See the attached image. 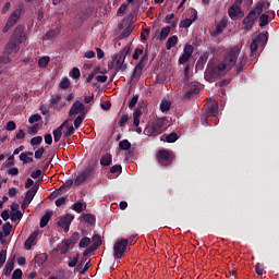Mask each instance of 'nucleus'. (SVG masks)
I'll return each instance as SVG.
<instances>
[{"label": "nucleus", "instance_id": "1", "mask_svg": "<svg viewBox=\"0 0 279 279\" xmlns=\"http://www.w3.org/2000/svg\"><path fill=\"white\" fill-rule=\"evenodd\" d=\"M241 53V46H235L227 52L226 57L220 62L209 61L205 71V80L207 82H215L219 77H223L229 71H232L234 64L238 66H243L245 64V54Z\"/></svg>", "mask_w": 279, "mask_h": 279}, {"label": "nucleus", "instance_id": "2", "mask_svg": "<svg viewBox=\"0 0 279 279\" xmlns=\"http://www.w3.org/2000/svg\"><path fill=\"white\" fill-rule=\"evenodd\" d=\"M167 120L165 118H159L155 120L151 125L144 129L145 136H159L165 130H167Z\"/></svg>", "mask_w": 279, "mask_h": 279}, {"label": "nucleus", "instance_id": "3", "mask_svg": "<svg viewBox=\"0 0 279 279\" xmlns=\"http://www.w3.org/2000/svg\"><path fill=\"white\" fill-rule=\"evenodd\" d=\"M97 172V161L92 162L83 172H81L76 179L74 180V184L76 186H80V184H83V182H86V180L93 178L95 173Z\"/></svg>", "mask_w": 279, "mask_h": 279}, {"label": "nucleus", "instance_id": "4", "mask_svg": "<svg viewBox=\"0 0 279 279\" xmlns=\"http://www.w3.org/2000/svg\"><path fill=\"white\" fill-rule=\"evenodd\" d=\"M267 43V35L265 33H260L255 36L251 43V58H258L257 51L259 47H263Z\"/></svg>", "mask_w": 279, "mask_h": 279}, {"label": "nucleus", "instance_id": "5", "mask_svg": "<svg viewBox=\"0 0 279 279\" xmlns=\"http://www.w3.org/2000/svg\"><path fill=\"white\" fill-rule=\"evenodd\" d=\"M130 244V240L120 239L113 245V256L114 258L121 259L123 258V254H125V250H128V245Z\"/></svg>", "mask_w": 279, "mask_h": 279}, {"label": "nucleus", "instance_id": "6", "mask_svg": "<svg viewBox=\"0 0 279 279\" xmlns=\"http://www.w3.org/2000/svg\"><path fill=\"white\" fill-rule=\"evenodd\" d=\"M19 19H21V9H15L9 16L5 26L2 28L3 34L10 32V29H12V27H14L16 23H19Z\"/></svg>", "mask_w": 279, "mask_h": 279}, {"label": "nucleus", "instance_id": "7", "mask_svg": "<svg viewBox=\"0 0 279 279\" xmlns=\"http://www.w3.org/2000/svg\"><path fill=\"white\" fill-rule=\"evenodd\" d=\"M228 14L232 21L243 19L245 13H243V10H241V1H235L232 7L229 8Z\"/></svg>", "mask_w": 279, "mask_h": 279}, {"label": "nucleus", "instance_id": "8", "mask_svg": "<svg viewBox=\"0 0 279 279\" xmlns=\"http://www.w3.org/2000/svg\"><path fill=\"white\" fill-rule=\"evenodd\" d=\"M77 114L86 117V106L80 100H76L69 111L70 119H73V117H77Z\"/></svg>", "mask_w": 279, "mask_h": 279}, {"label": "nucleus", "instance_id": "9", "mask_svg": "<svg viewBox=\"0 0 279 279\" xmlns=\"http://www.w3.org/2000/svg\"><path fill=\"white\" fill-rule=\"evenodd\" d=\"M11 39L15 40V43H20L23 45L27 40V33H25V26L19 25L11 35Z\"/></svg>", "mask_w": 279, "mask_h": 279}, {"label": "nucleus", "instance_id": "10", "mask_svg": "<svg viewBox=\"0 0 279 279\" xmlns=\"http://www.w3.org/2000/svg\"><path fill=\"white\" fill-rule=\"evenodd\" d=\"M258 16H260L258 14V12L253 9L247 16L243 20V25H244V29L245 32H250V29H252V27H254V21H256L258 19Z\"/></svg>", "mask_w": 279, "mask_h": 279}, {"label": "nucleus", "instance_id": "11", "mask_svg": "<svg viewBox=\"0 0 279 279\" xmlns=\"http://www.w3.org/2000/svg\"><path fill=\"white\" fill-rule=\"evenodd\" d=\"M125 52L116 53L112 57V65L116 66L117 71H125Z\"/></svg>", "mask_w": 279, "mask_h": 279}, {"label": "nucleus", "instance_id": "12", "mask_svg": "<svg viewBox=\"0 0 279 279\" xmlns=\"http://www.w3.org/2000/svg\"><path fill=\"white\" fill-rule=\"evenodd\" d=\"M193 51H195V48L192 45H186L183 54L179 58V64H186L191 59V56H193Z\"/></svg>", "mask_w": 279, "mask_h": 279}, {"label": "nucleus", "instance_id": "13", "mask_svg": "<svg viewBox=\"0 0 279 279\" xmlns=\"http://www.w3.org/2000/svg\"><path fill=\"white\" fill-rule=\"evenodd\" d=\"M148 59H149V57H148L147 52H145L134 69V72H133L134 77H138V75H141L143 73V69H145V64H147Z\"/></svg>", "mask_w": 279, "mask_h": 279}, {"label": "nucleus", "instance_id": "14", "mask_svg": "<svg viewBox=\"0 0 279 279\" xmlns=\"http://www.w3.org/2000/svg\"><path fill=\"white\" fill-rule=\"evenodd\" d=\"M21 49V44L17 43L16 40L10 38L9 43L5 46L4 53L7 56H10V53H13V51L16 53Z\"/></svg>", "mask_w": 279, "mask_h": 279}, {"label": "nucleus", "instance_id": "15", "mask_svg": "<svg viewBox=\"0 0 279 279\" xmlns=\"http://www.w3.org/2000/svg\"><path fill=\"white\" fill-rule=\"evenodd\" d=\"M226 27H228V19H222L217 25L216 28L211 32V36L213 38H217V36H219L223 29H226Z\"/></svg>", "mask_w": 279, "mask_h": 279}, {"label": "nucleus", "instance_id": "16", "mask_svg": "<svg viewBox=\"0 0 279 279\" xmlns=\"http://www.w3.org/2000/svg\"><path fill=\"white\" fill-rule=\"evenodd\" d=\"M207 106V117H217V114H219V102H217L216 100H211Z\"/></svg>", "mask_w": 279, "mask_h": 279}, {"label": "nucleus", "instance_id": "17", "mask_svg": "<svg viewBox=\"0 0 279 279\" xmlns=\"http://www.w3.org/2000/svg\"><path fill=\"white\" fill-rule=\"evenodd\" d=\"M73 221V216L66 215L58 221V226L60 228H63L65 232H69V228L71 226V222Z\"/></svg>", "mask_w": 279, "mask_h": 279}, {"label": "nucleus", "instance_id": "18", "mask_svg": "<svg viewBox=\"0 0 279 279\" xmlns=\"http://www.w3.org/2000/svg\"><path fill=\"white\" fill-rule=\"evenodd\" d=\"M38 238V231H34L25 241L24 247L25 250H32V246L34 245V242Z\"/></svg>", "mask_w": 279, "mask_h": 279}, {"label": "nucleus", "instance_id": "19", "mask_svg": "<svg viewBox=\"0 0 279 279\" xmlns=\"http://www.w3.org/2000/svg\"><path fill=\"white\" fill-rule=\"evenodd\" d=\"M36 193H38V187L34 185L31 190L26 192L24 201L32 203L34 197H36Z\"/></svg>", "mask_w": 279, "mask_h": 279}, {"label": "nucleus", "instance_id": "20", "mask_svg": "<svg viewBox=\"0 0 279 279\" xmlns=\"http://www.w3.org/2000/svg\"><path fill=\"white\" fill-rule=\"evenodd\" d=\"M269 9V2L268 1H259L256 3V7L254 8L255 12L257 14H263V10Z\"/></svg>", "mask_w": 279, "mask_h": 279}, {"label": "nucleus", "instance_id": "21", "mask_svg": "<svg viewBox=\"0 0 279 279\" xmlns=\"http://www.w3.org/2000/svg\"><path fill=\"white\" fill-rule=\"evenodd\" d=\"M159 162H171V154L167 150H159L158 153Z\"/></svg>", "mask_w": 279, "mask_h": 279}, {"label": "nucleus", "instance_id": "22", "mask_svg": "<svg viewBox=\"0 0 279 279\" xmlns=\"http://www.w3.org/2000/svg\"><path fill=\"white\" fill-rule=\"evenodd\" d=\"M177 45H178V36L173 35L168 38L166 43V48L168 49V51H171V49H173V47H175Z\"/></svg>", "mask_w": 279, "mask_h": 279}, {"label": "nucleus", "instance_id": "23", "mask_svg": "<svg viewBox=\"0 0 279 279\" xmlns=\"http://www.w3.org/2000/svg\"><path fill=\"white\" fill-rule=\"evenodd\" d=\"M14 270V259H9L5 265L4 276L10 277Z\"/></svg>", "mask_w": 279, "mask_h": 279}, {"label": "nucleus", "instance_id": "24", "mask_svg": "<svg viewBox=\"0 0 279 279\" xmlns=\"http://www.w3.org/2000/svg\"><path fill=\"white\" fill-rule=\"evenodd\" d=\"M112 162V155L110 154H105L101 158H100V165L102 167H109V165Z\"/></svg>", "mask_w": 279, "mask_h": 279}, {"label": "nucleus", "instance_id": "25", "mask_svg": "<svg viewBox=\"0 0 279 279\" xmlns=\"http://www.w3.org/2000/svg\"><path fill=\"white\" fill-rule=\"evenodd\" d=\"M51 211H47L40 219L39 226L40 228H45L47 223H49V219H51Z\"/></svg>", "mask_w": 279, "mask_h": 279}, {"label": "nucleus", "instance_id": "26", "mask_svg": "<svg viewBox=\"0 0 279 279\" xmlns=\"http://www.w3.org/2000/svg\"><path fill=\"white\" fill-rule=\"evenodd\" d=\"M89 266H90V262L86 263L85 266L82 263H80L76 267L80 276H84L86 274V271H88Z\"/></svg>", "mask_w": 279, "mask_h": 279}, {"label": "nucleus", "instance_id": "27", "mask_svg": "<svg viewBox=\"0 0 279 279\" xmlns=\"http://www.w3.org/2000/svg\"><path fill=\"white\" fill-rule=\"evenodd\" d=\"M52 134L54 143H59L60 138H62V126H58L56 130H53Z\"/></svg>", "mask_w": 279, "mask_h": 279}, {"label": "nucleus", "instance_id": "28", "mask_svg": "<svg viewBox=\"0 0 279 279\" xmlns=\"http://www.w3.org/2000/svg\"><path fill=\"white\" fill-rule=\"evenodd\" d=\"M49 62H51L49 57H43L38 60V66H40V69H47Z\"/></svg>", "mask_w": 279, "mask_h": 279}, {"label": "nucleus", "instance_id": "29", "mask_svg": "<svg viewBox=\"0 0 279 279\" xmlns=\"http://www.w3.org/2000/svg\"><path fill=\"white\" fill-rule=\"evenodd\" d=\"M47 254H39L37 256H35V263H37V265H45V263H47Z\"/></svg>", "mask_w": 279, "mask_h": 279}, {"label": "nucleus", "instance_id": "30", "mask_svg": "<svg viewBox=\"0 0 279 279\" xmlns=\"http://www.w3.org/2000/svg\"><path fill=\"white\" fill-rule=\"evenodd\" d=\"M83 219H84V221H86V223H89V226H95L96 219L93 214L83 215Z\"/></svg>", "mask_w": 279, "mask_h": 279}, {"label": "nucleus", "instance_id": "31", "mask_svg": "<svg viewBox=\"0 0 279 279\" xmlns=\"http://www.w3.org/2000/svg\"><path fill=\"white\" fill-rule=\"evenodd\" d=\"M119 147L120 149H122V151H128V149L132 147V144L130 143V141L123 140L119 143Z\"/></svg>", "mask_w": 279, "mask_h": 279}, {"label": "nucleus", "instance_id": "32", "mask_svg": "<svg viewBox=\"0 0 279 279\" xmlns=\"http://www.w3.org/2000/svg\"><path fill=\"white\" fill-rule=\"evenodd\" d=\"M161 112H169L171 110V102L169 100H162L160 104Z\"/></svg>", "mask_w": 279, "mask_h": 279}, {"label": "nucleus", "instance_id": "33", "mask_svg": "<svg viewBox=\"0 0 279 279\" xmlns=\"http://www.w3.org/2000/svg\"><path fill=\"white\" fill-rule=\"evenodd\" d=\"M60 88H62V90H66L70 88L71 86V82L69 81V77H63L59 84Z\"/></svg>", "mask_w": 279, "mask_h": 279}, {"label": "nucleus", "instance_id": "34", "mask_svg": "<svg viewBox=\"0 0 279 279\" xmlns=\"http://www.w3.org/2000/svg\"><path fill=\"white\" fill-rule=\"evenodd\" d=\"M199 93V87H193L192 89L187 90L184 95V99H191L193 95H197Z\"/></svg>", "mask_w": 279, "mask_h": 279}, {"label": "nucleus", "instance_id": "35", "mask_svg": "<svg viewBox=\"0 0 279 279\" xmlns=\"http://www.w3.org/2000/svg\"><path fill=\"white\" fill-rule=\"evenodd\" d=\"M84 208H86V204L82 203V202H76L74 205H73V210L75 213H82L84 210Z\"/></svg>", "mask_w": 279, "mask_h": 279}, {"label": "nucleus", "instance_id": "36", "mask_svg": "<svg viewBox=\"0 0 279 279\" xmlns=\"http://www.w3.org/2000/svg\"><path fill=\"white\" fill-rule=\"evenodd\" d=\"M20 160L23 162V165H29V162H34V158L27 157V154L24 153L20 155Z\"/></svg>", "mask_w": 279, "mask_h": 279}, {"label": "nucleus", "instance_id": "37", "mask_svg": "<svg viewBox=\"0 0 279 279\" xmlns=\"http://www.w3.org/2000/svg\"><path fill=\"white\" fill-rule=\"evenodd\" d=\"M2 232L4 236H10V232H12V223L10 222L4 223L2 227Z\"/></svg>", "mask_w": 279, "mask_h": 279}, {"label": "nucleus", "instance_id": "38", "mask_svg": "<svg viewBox=\"0 0 279 279\" xmlns=\"http://www.w3.org/2000/svg\"><path fill=\"white\" fill-rule=\"evenodd\" d=\"M169 34H171V27L166 26L161 29L160 32V40H165V38H167V36H169Z\"/></svg>", "mask_w": 279, "mask_h": 279}, {"label": "nucleus", "instance_id": "39", "mask_svg": "<svg viewBox=\"0 0 279 279\" xmlns=\"http://www.w3.org/2000/svg\"><path fill=\"white\" fill-rule=\"evenodd\" d=\"M23 219V213L21 210L11 211V221H16Z\"/></svg>", "mask_w": 279, "mask_h": 279}, {"label": "nucleus", "instance_id": "40", "mask_svg": "<svg viewBox=\"0 0 279 279\" xmlns=\"http://www.w3.org/2000/svg\"><path fill=\"white\" fill-rule=\"evenodd\" d=\"M259 21H260L259 27H265V25H267V23H269V15H267V14H262V15L259 16Z\"/></svg>", "mask_w": 279, "mask_h": 279}, {"label": "nucleus", "instance_id": "41", "mask_svg": "<svg viewBox=\"0 0 279 279\" xmlns=\"http://www.w3.org/2000/svg\"><path fill=\"white\" fill-rule=\"evenodd\" d=\"M92 241H93V246L97 250V247H99V245H101V236L100 235H94L92 238Z\"/></svg>", "mask_w": 279, "mask_h": 279}, {"label": "nucleus", "instance_id": "42", "mask_svg": "<svg viewBox=\"0 0 279 279\" xmlns=\"http://www.w3.org/2000/svg\"><path fill=\"white\" fill-rule=\"evenodd\" d=\"M132 32H134V27L133 26H128L123 33L120 35V38H128V36H130V34H132Z\"/></svg>", "mask_w": 279, "mask_h": 279}, {"label": "nucleus", "instance_id": "43", "mask_svg": "<svg viewBox=\"0 0 279 279\" xmlns=\"http://www.w3.org/2000/svg\"><path fill=\"white\" fill-rule=\"evenodd\" d=\"M78 260H80V255L76 254L72 259H70L68 267H71V268L76 267Z\"/></svg>", "mask_w": 279, "mask_h": 279}, {"label": "nucleus", "instance_id": "44", "mask_svg": "<svg viewBox=\"0 0 279 279\" xmlns=\"http://www.w3.org/2000/svg\"><path fill=\"white\" fill-rule=\"evenodd\" d=\"M7 256H8V251L2 250L0 252V267H3V265H5Z\"/></svg>", "mask_w": 279, "mask_h": 279}, {"label": "nucleus", "instance_id": "45", "mask_svg": "<svg viewBox=\"0 0 279 279\" xmlns=\"http://www.w3.org/2000/svg\"><path fill=\"white\" fill-rule=\"evenodd\" d=\"M71 77H73V80H80V76L82 75L80 72V69L77 68H73L71 73H70Z\"/></svg>", "mask_w": 279, "mask_h": 279}, {"label": "nucleus", "instance_id": "46", "mask_svg": "<svg viewBox=\"0 0 279 279\" xmlns=\"http://www.w3.org/2000/svg\"><path fill=\"white\" fill-rule=\"evenodd\" d=\"M71 186H73V180H68L63 185L60 186L59 191H64V189L65 191H69Z\"/></svg>", "mask_w": 279, "mask_h": 279}, {"label": "nucleus", "instance_id": "47", "mask_svg": "<svg viewBox=\"0 0 279 279\" xmlns=\"http://www.w3.org/2000/svg\"><path fill=\"white\" fill-rule=\"evenodd\" d=\"M193 25V20L186 19L181 22L180 27H183V29H186L187 27H191Z\"/></svg>", "mask_w": 279, "mask_h": 279}, {"label": "nucleus", "instance_id": "48", "mask_svg": "<svg viewBox=\"0 0 279 279\" xmlns=\"http://www.w3.org/2000/svg\"><path fill=\"white\" fill-rule=\"evenodd\" d=\"M80 247H82V248H84V247H86L87 245H90V238H83V239H81V241H80Z\"/></svg>", "mask_w": 279, "mask_h": 279}, {"label": "nucleus", "instance_id": "49", "mask_svg": "<svg viewBox=\"0 0 279 279\" xmlns=\"http://www.w3.org/2000/svg\"><path fill=\"white\" fill-rule=\"evenodd\" d=\"M22 278H23V270L17 268L13 271L11 279H22Z\"/></svg>", "mask_w": 279, "mask_h": 279}, {"label": "nucleus", "instance_id": "50", "mask_svg": "<svg viewBox=\"0 0 279 279\" xmlns=\"http://www.w3.org/2000/svg\"><path fill=\"white\" fill-rule=\"evenodd\" d=\"M167 143H175V141H178V134L177 133H170L167 137H166Z\"/></svg>", "mask_w": 279, "mask_h": 279}, {"label": "nucleus", "instance_id": "51", "mask_svg": "<svg viewBox=\"0 0 279 279\" xmlns=\"http://www.w3.org/2000/svg\"><path fill=\"white\" fill-rule=\"evenodd\" d=\"M52 38H56V31H49L44 36V40H52Z\"/></svg>", "mask_w": 279, "mask_h": 279}, {"label": "nucleus", "instance_id": "52", "mask_svg": "<svg viewBox=\"0 0 279 279\" xmlns=\"http://www.w3.org/2000/svg\"><path fill=\"white\" fill-rule=\"evenodd\" d=\"M240 1V5L243 4L244 8H252V4L254 3V0H235Z\"/></svg>", "mask_w": 279, "mask_h": 279}, {"label": "nucleus", "instance_id": "53", "mask_svg": "<svg viewBox=\"0 0 279 279\" xmlns=\"http://www.w3.org/2000/svg\"><path fill=\"white\" fill-rule=\"evenodd\" d=\"M84 117L86 116H78L76 117V119L74 120V128H80V125H82L83 121H84Z\"/></svg>", "mask_w": 279, "mask_h": 279}, {"label": "nucleus", "instance_id": "54", "mask_svg": "<svg viewBox=\"0 0 279 279\" xmlns=\"http://www.w3.org/2000/svg\"><path fill=\"white\" fill-rule=\"evenodd\" d=\"M45 154V148L40 147L35 151V158L36 160H40L43 158V155Z\"/></svg>", "mask_w": 279, "mask_h": 279}, {"label": "nucleus", "instance_id": "55", "mask_svg": "<svg viewBox=\"0 0 279 279\" xmlns=\"http://www.w3.org/2000/svg\"><path fill=\"white\" fill-rule=\"evenodd\" d=\"M40 119H43V117H40V114L36 113L31 116V118L28 119L29 123H37V121H40Z\"/></svg>", "mask_w": 279, "mask_h": 279}, {"label": "nucleus", "instance_id": "56", "mask_svg": "<svg viewBox=\"0 0 279 279\" xmlns=\"http://www.w3.org/2000/svg\"><path fill=\"white\" fill-rule=\"evenodd\" d=\"M43 143V136H36L31 140V145H40Z\"/></svg>", "mask_w": 279, "mask_h": 279}, {"label": "nucleus", "instance_id": "57", "mask_svg": "<svg viewBox=\"0 0 279 279\" xmlns=\"http://www.w3.org/2000/svg\"><path fill=\"white\" fill-rule=\"evenodd\" d=\"M122 167H121V165H116V166H112L111 168H110V172L111 173H121V171H122Z\"/></svg>", "mask_w": 279, "mask_h": 279}, {"label": "nucleus", "instance_id": "58", "mask_svg": "<svg viewBox=\"0 0 279 279\" xmlns=\"http://www.w3.org/2000/svg\"><path fill=\"white\" fill-rule=\"evenodd\" d=\"M128 121H130V116L123 114L120 119V126L123 128V125H125Z\"/></svg>", "mask_w": 279, "mask_h": 279}, {"label": "nucleus", "instance_id": "59", "mask_svg": "<svg viewBox=\"0 0 279 279\" xmlns=\"http://www.w3.org/2000/svg\"><path fill=\"white\" fill-rule=\"evenodd\" d=\"M7 130L8 132H12L13 130H16V123L14 121H9L7 123Z\"/></svg>", "mask_w": 279, "mask_h": 279}, {"label": "nucleus", "instance_id": "60", "mask_svg": "<svg viewBox=\"0 0 279 279\" xmlns=\"http://www.w3.org/2000/svg\"><path fill=\"white\" fill-rule=\"evenodd\" d=\"M60 99H62V95L57 94L54 97L51 98L50 104L51 106H56V104H58L60 101Z\"/></svg>", "mask_w": 279, "mask_h": 279}, {"label": "nucleus", "instance_id": "61", "mask_svg": "<svg viewBox=\"0 0 279 279\" xmlns=\"http://www.w3.org/2000/svg\"><path fill=\"white\" fill-rule=\"evenodd\" d=\"M136 104H138V96H133L132 99L129 102V108H134V106H136Z\"/></svg>", "mask_w": 279, "mask_h": 279}, {"label": "nucleus", "instance_id": "62", "mask_svg": "<svg viewBox=\"0 0 279 279\" xmlns=\"http://www.w3.org/2000/svg\"><path fill=\"white\" fill-rule=\"evenodd\" d=\"M28 133H29V134H38V123L33 124V125L28 129Z\"/></svg>", "mask_w": 279, "mask_h": 279}, {"label": "nucleus", "instance_id": "63", "mask_svg": "<svg viewBox=\"0 0 279 279\" xmlns=\"http://www.w3.org/2000/svg\"><path fill=\"white\" fill-rule=\"evenodd\" d=\"M140 56H143V49H136L133 53V60H138Z\"/></svg>", "mask_w": 279, "mask_h": 279}, {"label": "nucleus", "instance_id": "64", "mask_svg": "<svg viewBox=\"0 0 279 279\" xmlns=\"http://www.w3.org/2000/svg\"><path fill=\"white\" fill-rule=\"evenodd\" d=\"M73 132H75V129L73 126H68V130L64 133L65 138H69V136L73 135Z\"/></svg>", "mask_w": 279, "mask_h": 279}]
</instances>
